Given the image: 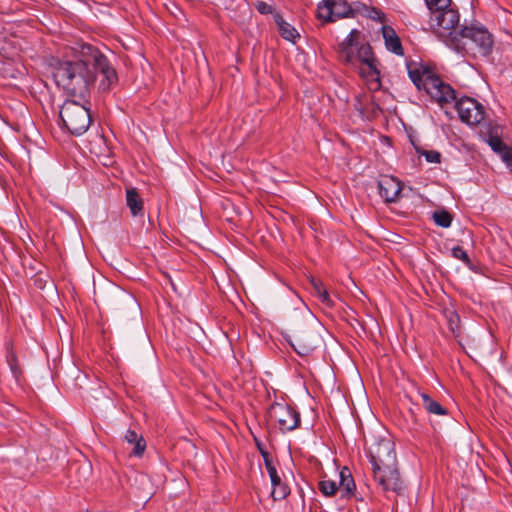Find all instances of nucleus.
Instances as JSON below:
<instances>
[{"label":"nucleus","mask_w":512,"mask_h":512,"mask_svg":"<svg viewBox=\"0 0 512 512\" xmlns=\"http://www.w3.org/2000/svg\"><path fill=\"white\" fill-rule=\"evenodd\" d=\"M289 35H290V42L293 43L294 45H297V43H298L297 40L298 41L301 40V35L295 28H290Z\"/></svg>","instance_id":"obj_36"},{"label":"nucleus","mask_w":512,"mask_h":512,"mask_svg":"<svg viewBox=\"0 0 512 512\" xmlns=\"http://www.w3.org/2000/svg\"><path fill=\"white\" fill-rule=\"evenodd\" d=\"M455 108L460 120L468 125H477L484 119L483 106L473 98L462 97L456 101Z\"/></svg>","instance_id":"obj_8"},{"label":"nucleus","mask_w":512,"mask_h":512,"mask_svg":"<svg viewBox=\"0 0 512 512\" xmlns=\"http://www.w3.org/2000/svg\"><path fill=\"white\" fill-rule=\"evenodd\" d=\"M408 76L418 90L425 92L440 105L450 103L456 99L454 89L435 75L429 66L409 61L406 64Z\"/></svg>","instance_id":"obj_4"},{"label":"nucleus","mask_w":512,"mask_h":512,"mask_svg":"<svg viewBox=\"0 0 512 512\" xmlns=\"http://www.w3.org/2000/svg\"><path fill=\"white\" fill-rule=\"evenodd\" d=\"M59 117L63 127L74 136L84 134L92 122L89 109L74 100H67L63 103Z\"/></svg>","instance_id":"obj_6"},{"label":"nucleus","mask_w":512,"mask_h":512,"mask_svg":"<svg viewBox=\"0 0 512 512\" xmlns=\"http://www.w3.org/2000/svg\"><path fill=\"white\" fill-rule=\"evenodd\" d=\"M452 219V215L446 210H438L433 213L434 222L443 228L450 227Z\"/></svg>","instance_id":"obj_18"},{"label":"nucleus","mask_w":512,"mask_h":512,"mask_svg":"<svg viewBox=\"0 0 512 512\" xmlns=\"http://www.w3.org/2000/svg\"><path fill=\"white\" fill-rule=\"evenodd\" d=\"M488 144L493 151L501 155V158L503 157L506 151H510L512 149L508 147L498 136H490V138L488 139Z\"/></svg>","instance_id":"obj_19"},{"label":"nucleus","mask_w":512,"mask_h":512,"mask_svg":"<svg viewBox=\"0 0 512 512\" xmlns=\"http://www.w3.org/2000/svg\"><path fill=\"white\" fill-rule=\"evenodd\" d=\"M409 414L414 422H417V418L415 412L412 409H409Z\"/></svg>","instance_id":"obj_40"},{"label":"nucleus","mask_w":512,"mask_h":512,"mask_svg":"<svg viewBox=\"0 0 512 512\" xmlns=\"http://www.w3.org/2000/svg\"><path fill=\"white\" fill-rule=\"evenodd\" d=\"M428 9L431 11L439 10L441 8H448L451 5V0H424Z\"/></svg>","instance_id":"obj_24"},{"label":"nucleus","mask_w":512,"mask_h":512,"mask_svg":"<svg viewBox=\"0 0 512 512\" xmlns=\"http://www.w3.org/2000/svg\"><path fill=\"white\" fill-rule=\"evenodd\" d=\"M340 489L345 492L346 495H351L355 490L354 479L347 468H344L340 472Z\"/></svg>","instance_id":"obj_16"},{"label":"nucleus","mask_w":512,"mask_h":512,"mask_svg":"<svg viewBox=\"0 0 512 512\" xmlns=\"http://www.w3.org/2000/svg\"><path fill=\"white\" fill-rule=\"evenodd\" d=\"M265 466L269 473L272 486H280L281 478L279 477L277 470H276L275 466L273 465L272 459H266Z\"/></svg>","instance_id":"obj_21"},{"label":"nucleus","mask_w":512,"mask_h":512,"mask_svg":"<svg viewBox=\"0 0 512 512\" xmlns=\"http://www.w3.org/2000/svg\"><path fill=\"white\" fill-rule=\"evenodd\" d=\"M256 10L263 15L272 14L274 13V8L272 5L264 2V1H257L255 3Z\"/></svg>","instance_id":"obj_27"},{"label":"nucleus","mask_w":512,"mask_h":512,"mask_svg":"<svg viewBox=\"0 0 512 512\" xmlns=\"http://www.w3.org/2000/svg\"><path fill=\"white\" fill-rule=\"evenodd\" d=\"M290 302L295 307L290 312V324L293 327L294 342L290 340V347L300 356L309 355L316 347L317 337L312 330L314 316L308 306L300 299L298 294L290 290Z\"/></svg>","instance_id":"obj_3"},{"label":"nucleus","mask_w":512,"mask_h":512,"mask_svg":"<svg viewBox=\"0 0 512 512\" xmlns=\"http://www.w3.org/2000/svg\"><path fill=\"white\" fill-rule=\"evenodd\" d=\"M394 442L390 438H374L367 447L373 479L384 492L401 495L405 484L401 478Z\"/></svg>","instance_id":"obj_2"},{"label":"nucleus","mask_w":512,"mask_h":512,"mask_svg":"<svg viewBox=\"0 0 512 512\" xmlns=\"http://www.w3.org/2000/svg\"><path fill=\"white\" fill-rule=\"evenodd\" d=\"M378 188L379 194L385 202L392 203L398 200L402 190V183L392 176H383L378 181Z\"/></svg>","instance_id":"obj_10"},{"label":"nucleus","mask_w":512,"mask_h":512,"mask_svg":"<svg viewBox=\"0 0 512 512\" xmlns=\"http://www.w3.org/2000/svg\"><path fill=\"white\" fill-rule=\"evenodd\" d=\"M311 283L313 285V288H314V291H315V294L318 296L319 294H321V290H327L323 283L320 281V280H315V279H312L311 280Z\"/></svg>","instance_id":"obj_35"},{"label":"nucleus","mask_w":512,"mask_h":512,"mask_svg":"<svg viewBox=\"0 0 512 512\" xmlns=\"http://www.w3.org/2000/svg\"><path fill=\"white\" fill-rule=\"evenodd\" d=\"M452 256L456 259L463 261L467 265H469L471 262L467 252L460 246H456L452 249Z\"/></svg>","instance_id":"obj_25"},{"label":"nucleus","mask_w":512,"mask_h":512,"mask_svg":"<svg viewBox=\"0 0 512 512\" xmlns=\"http://www.w3.org/2000/svg\"><path fill=\"white\" fill-rule=\"evenodd\" d=\"M288 495V492L285 487H281L280 489H277V486H273V489L271 491V496L274 500H282L285 499Z\"/></svg>","instance_id":"obj_29"},{"label":"nucleus","mask_w":512,"mask_h":512,"mask_svg":"<svg viewBox=\"0 0 512 512\" xmlns=\"http://www.w3.org/2000/svg\"><path fill=\"white\" fill-rule=\"evenodd\" d=\"M373 13H374V15L372 16V18H378L379 20H381L382 13H381L380 10H377V9L374 8L373 9Z\"/></svg>","instance_id":"obj_39"},{"label":"nucleus","mask_w":512,"mask_h":512,"mask_svg":"<svg viewBox=\"0 0 512 512\" xmlns=\"http://www.w3.org/2000/svg\"><path fill=\"white\" fill-rule=\"evenodd\" d=\"M272 15H273L274 21L278 25L281 36L284 39L288 40V27H287V23L285 22L284 18L282 17L281 14H279L275 10H274V13H272Z\"/></svg>","instance_id":"obj_23"},{"label":"nucleus","mask_w":512,"mask_h":512,"mask_svg":"<svg viewBox=\"0 0 512 512\" xmlns=\"http://www.w3.org/2000/svg\"><path fill=\"white\" fill-rule=\"evenodd\" d=\"M282 406L280 404L272 405L270 409V415L273 417L277 413V409L281 408Z\"/></svg>","instance_id":"obj_38"},{"label":"nucleus","mask_w":512,"mask_h":512,"mask_svg":"<svg viewBox=\"0 0 512 512\" xmlns=\"http://www.w3.org/2000/svg\"><path fill=\"white\" fill-rule=\"evenodd\" d=\"M278 421H279V424H280L281 426H284V425H285V423H286V421H285L284 419H279Z\"/></svg>","instance_id":"obj_41"},{"label":"nucleus","mask_w":512,"mask_h":512,"mask_svg":"<svg viewBox=\"0 0 512 512\" xmlns=\"http://www.w3.org/2000/svg\"><path fill=\"white\" fill-rule=\"evenodd\" d=\"M420 397L422 399L423 407L430 414L435 415H447L448 411L445 407H443L438 401L432 399L426 393H420Z\"/></svg>","instance_id":"obj_15"},{"label":"nucleus","mask_w":512,"mask_h":512,"mask_svg":"<svg viewBox=\"0 0 512 512\" xmlns=\"http://www.w3.org/2000/svg\"><path fill=\"white\" fill-rule=\"evenodd\" d=\"M7 363L15 379H19L22 371L18 365L17 356L10 346L7 347Z\"/></svg>","instance_id":"obj_17"},{"label":"nucleus","mask_w":512,"mask_h":512,"mask_svg":"<svg viewBox=\"0 0 512 512\" xmlns=\"http://www.w3.org/2000/svg\"><path fill=\"white\" fill-rule=\"evenodd\" d=\"M124 438L129 444L134 445L130 455L135 457H142L146 449L145 439L141 435H138V433L134 430H128L125 433Z\"/></svg>","instance_id":"obj_13"},{"label":"nucleus","mask_w":512,"mask_h":512,"mask_svg":"<svg viewBox=\"0 0 512 512\" xmlns=\"http://www.w3.org/2000/svg\"><path fill=\"white\" fill-rule=\"evenodd\" d=\"M460 318L459 315L455 312H451L450 316L448 318L449 328L450 330L455 333L456 330L459 327Z\"/></svg>","instance_id":"obj_30"},{"label":"nucleus","mask_w":512,"mask_h":512,"mask_svg":"<svg viewBox=\"0 0 512 512\" xmlns=\"http://www.w3.org/2000/svg\"><path fill=\"white\" fill-rule=\"evenodd\" d=\"M317 13L320 19L327 22L354 15L351 6L346 0H323L318 5Z\"/></svg>","instance_id":"obj_9"},{"label":"nucleus","mask_w":512,"mask_h":512,"mask_svg":"<svg viewBox=\"0 0 512 512\" xmlns=\"http://www.w3.org/2000/svg\"><path fill=\"white\" fill-rule=\"evenodd\" d=\"M356 56L361 61V63L367 65L372 74L376 75L377 77L379 76V71L376 67V59L373 56V52L369 44H362L357 49Z\"/></svg>","instance_id":"obj_12"},{"label":"nucleus","mask_w":512,"mask_h":512,"mask_svg":"<svg viewBox=\"0 0 512 512\" xmlns=\"http://www.w3.org/2000/svg\"><path fill=\"white\" fill-rule=\"evenodd\" d=\"M254 440H255L256 446H257L260 454L262 455V457L264 459V462H266V459H271V456H270L269 452L266 450L265 445L256 437H254Z\"/></svg>","instance_id":"obj_33"},{"label":"nucleus","mask_w":512,"mask_h":512,"mask_svg":"<svg viewBox=\"0 0 512 512\" xmlns=\"http://www.w3.org/2000/svg\"><path fill=\"white\" fill-rule=\"evenodd\" d=\"M71 51L73 59L60 62L54 71L55 82L68 94L85 97L98 74L102 76L99 87L104 91L117 82L115 69L97 47L77 43Z\"/></svg>","instance_id":"obj_1"},{"label":"nucleus","mask_w":512,"mask_h":512,"mask_svg":"<svg viewBox=\"0 0 512 512\" xmlns=\"http://www.w3.org/2000/svg\"><path fill=\"white\" fill-rule=\"evenodd\" d=\"M359 36V31L356 29H353L347 38L339 45L340 47H354L356 46V40Z\"/></svg>","instance_id":"obj_26"},{"label":"nucleus","mask_w":512,"mask_h":512,"mask_svg":"<svg viewBox=\"0 0 512 512\" xmlns=\"http://www.w3.org/2000/svg\"><path fill=\"white\" fill-rule=\"evenodd\" d=\"M382 34L385 40L386 48L390 52L402 56L404 54V49L401 44L400 38L396 34L395 30L390 26H383Z\"/></svg>","instance_id":"obj_11"},{"label":"nucleus","mask_w":512,"mask_h":512,"mask_svg":"<svg viewBox=\"0 0 512 512\" xmlns=\"http://www.w3.org/2000/svg\"><path fill=\"white\" fill-rule=\"evenodd\" d=\"M502 160L506 163L510 171L512 172V149L510 151H506L502 157Z\"/></svg>","instance_id":"obj_37"},{"label":"nucleus","mask_w":512,"mask_h":512,"mask_svg":"<svg viewBox=\"0 0 512 512\" xmlns=\"http://www.w3.org/2000/svg\"><path fill=\"white\" fill-rule=\"evenodd\" d=\"M422 154L425 156L426 161L429 163H440L441 154L437 151H423Z\"/></svg>","instance_id":"obj_28"},{"label":"nucleus","mask_w":512,"mask_h":512,"mask_svg":"<svg viewBox=\"0 0 512 512\" xmlns=\"http://www.w3.org/2000/svg\"><path fill=\"white\" fill-rule=\"evenodd\" d=\"M126 204L133 216L143 215V200L135 188L127 189Z\"/></svg>","instance_id":"obj_14"},{"label":"nucleus","mask_w":512,"mask_h":512,"mask_svg":"<svg viewBox=\"0 0 512 512\" xmlns=\"http://www.w3.org/2000/svg\"><path fill=\"white\" fill-rule=\"evenodd\" d=\"M318 298L320 299L322 304L326 305L327 307H333L334 302L330 298L327 290H321V294L318 295Z\"/></svg>","instance_id":"obj_32"},{"label":"nucleus","mask_w":512,"mask_h":512,"mask_svg":"<svg viewBox=\"0 0 512 512\" xmlns=\"http://www.w3.org/2000/svg\"><path fill=\"white\" fill-rule=\"evenodd\" d=\"M290 416L293 418V424L290 425V431L300 427V414L290 406Z\"/></svg>","instance_id":"obj_31"},{"label":"nucleus","mask_w":512,"mask_h":512,"mask_svg":"<svg viewBox=\"0 0 512 512\" xmlns=\"http://www.w3.org/2000/svg\"><path fill=\"white\" fill-rule=\"evenodd\" d=\"M295 61L302 67L306 66V56L299 46L296 47Z\"/></svg>","instance_id":"obj_34"},{"label":"nucleus","mask_w":512,"mask_h":512,"mask_svg":"<svg viewBox=\"0 0 512 512\" xmlns=\"http://www.w3.org/2000/svg\"><path fill=\"white\" fill-rule=\"evenodd\" d=\"M339 58L346 63H353L357 56L354 54L353 47H340L339 46Z\"/></svg>","instance_id":"obj_22"},{"label":"nucleus","mask_w":512,"mask_h":512,"mask_svg":"<svg viewBox=\"0 0 512 512\" xmlns=\"http://www.w3.org/2000/svg\"><path fill=\"white\" fill-rule=\"evenodd\" d=\"M318 488L325 496H333L337 491V485L332 480H322L318 484Z\"/></svg>","instance_id":"obj_20"},{"label":"nucleus","mask_w":512,"mask_h":512,"mask_svg":"<svg viewBox=\"0 0 512 512\" xmlns=\"http://www.w3.org/2000/svg\"><path fill=\"white\" fill-rule=\"evenodd\" d=\"M493 47L492 35L484 27L463 26L460 36L454 38L453 49L471 54L474 57L488 56Z\"/></svg>","instance_id":"obj_5"},{"label":"nucleus","mask_w":512,"mask_h":512,"mask_svg":"<svg viewBox=\"0 0 512 512\" xmlns=\"http://www.w3.org/2000/svg\"><path fill=\"white\" fill-rule=\"evenodd\" d=\"M459 13L456 9L441 8L431 11V26L446 45L453 47L454 38L460 36Z\"/></svg>","instance_id":"obj_7"}]
</instances>
